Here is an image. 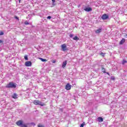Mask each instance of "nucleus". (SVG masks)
<instances>
[{
	"label": "nucleus",
	"instance_id": "f257e3e1",
	"mask_svg": "<svg viewBox=\"0 0 127 127\" xmlns=\"http://www.w3.org/2000/svg\"><path fill=\"white\" fill-rule=\"evenodd\" d=\"M16 125L18 127H27V125H26V124H23V121L22 120H19L17 122H16Z\"/></svg>",
	"mask_w": 127,
	"mask_h": 127
},
{
	"label": "nucleus",
	"instance_id": "f03ea898",
	"mask_svg": "<svg viewBox=\"0 0 127 127\" xmlns=\"http://www.w3.org/2000/svg\"><path fill=\"white\" fill-rule=\"evenodd\" d=\"M6 88H13L14 89H15L16 88V84L13 83V82H9L7 85H6Z\"/></svg>",
	"mask_w": 127,
	"mask_h": 127
},
{
	"label": "nucleus",
	"instance_id": "7ed1b4c3",
	"mask_svg": "<svg viewBox=\"0 0 127 127\" xmlns=\"http://www.w3.org/2000/svg\"><path fill=\"white\" fill-rule=\"evenodd\" d=\"M33 104L36 105H39V106H41L42 107H44V106H45V103H42V102L40 101V100H34L33 101Z\"/></svg>",
	"mask_w": 127,
	"mask_h": 127
},
{
	"label": "nucleus",
	"instance_id": "20e7f679",
	"mask_svg": "<svg viewBox=\"0 0 127 127\" xmlns=\"http://www.w3.org/2000/svg\"><path fill=\"white\" fill-rule=\"evenodd\" d=\"M61 48L63 51H66L68 50V49L67 48V46L66 44H63L61 45Z\"/></svg>",
	"mask_w": 127,
	"mask_h": 127
},
{
	"label": "nucleus",
	"instance_id": "39448f33",
	"mask_svg": "<svg viewBox=\"0 0 127 127\" xmlns=\"http://www.w3.org/2000/svg\"><path fill=\"white\" fill-rule=\"evenodd\" d=\"M25 65L26 67H31L32 65V63L31 61H27L25 63Z\"/></svg>",
	"mask_w": 127,
	"mask_h": 127
},
{
	"label": "nucleus",
	"instance_id": "423d86ee",
	"mask_svg": "<svg viewBox=\"0 0 127 127\" xmlns=\"http://www.w3.org/2000/svg\"><path fill=\"white\" fill-rule=\"evenodd\" d=\"M101 18L104 20H105L106 19H108V18H109V16L108 15H107L106 14H104Z\"/></svg>",
	"mask_w": 127,
	"mask_h": 127
},
{
	"label": "nucleus",
	"instance_id": "0eeeda50",
	"mask_svg": "<svg viewBox=\"0 0 127 127\" xmlns=\"http://www.w3.org/2000/svg\"><path fill=\"white\" fill-rule=\"evenodd\" d=\"M65 90H71V85H70V83H67L66 85H65Z\"/></svg>",
	"mask_w": 127,
	"mask_h": 127
},
{
	"label": "nucleus",
	"instance_id": "6e6552de",
	"mask_svg": "<svg viewBox=\"0 0 127 127\" xmlns=\"http://www.w3.org/2000/svg\"><path fill=\"white\" fill-rule=\"evenodd\" d=\"M125 42H126V39L125 38H123L120 42L119 44L120 45H123V44H124V43H125Z\"/></svg>",
	"mask_w": 127,
	"mask_h": 127
},
{
	"label": "nucleus",
	"instance_id": "1a4fd4ad",
	"mask_svg": "<svg viewBox=\"0 0 127 127\" xmlns=\"http://www.w3.org/2000/svg\"><path fill=\"white\" fill-rule=\"evenodd\" d=\"M84 10H85V11H92V8L89 7H86L84 9Z\"/></svg>",
	"mask_w": 127,
	"mask_h": 127
},
{
	"label": "nucleus",
	"instance_id": "9d476101",
	"mask_svg": "<svg viewBox=\"0 0 127 127\" xmlns=\"http://www.w3.org/2000/svg\"><path fill=\"white\" fill-rule=\"evenodd\" d=\"M66 65H67V61H65L63 63L62 68H65L66 67Z\"/></svg>",
	"mask_w": 127,
	"mask_h": 127
},
{
	"label": "nucleus",
	"instance_id": "9b49d317",
	"mask_svg": "<svg viewBox=\"0 0 127 127\" xmlns=\"http://www.w3.org/2000/svg\"><path fill=\"white\" fill-rule=\"evenodd\" d=\"M97 120L99 123H102L104 121V119H103V118L101 117H98L97 118Z\"/></svg>",
	"mask_w": 127,
	"mask_h": 127
},
{
	"label": "nucleus",
	"instance_id": "f8f14e48",
	"mask_svg": "<svg viewBox=\"0 0 127 127\" xmlns=\"http://www.w3.org/2000/svg\"><path fill=\"white\" fill-rule=\"evenodd\" d=\"M102 32V28H99L95 31V33H100Z\"/></svg>",
	"mask_w": 127,
	"mask_h": 127
},
{
	"label": "nucleus",
	"instance_id": "ddd939ff",
	"mask_svg": "<svg viewBox=\"0 0 127 127\" xmlns=\"http://www.w3.org/2000/svg\"><path fill=\"white\" fill-rule=\"evenodd\" d=\"M39 59L41 60L42 62H47V60L45 59H43L42 58H39Z\"/></svg>",
	"mask_w": 127,
	"mask_h": 127
},
{
	"label": "nucleus",
	"instance_id": "4468645a",
	"mask_svg": "<svg viewBox=\"0 0 127 127\" xmlns=\"http://www.w3.org/2000/svg\"><path fill=\"white\" fill-rule=\"evenodd\" d=\"M12 97L13 99H17V94H16V93H14L12 96Z\"/></svg>",
	"mask_w": 127,
	"mask_h": 127
},
{
	"label": "nucleus",
	"instance_id": "2eb2a0df",
	"mask_svg": "<svg viewBox=\"0 0 127 127\" xmlns=\"http://www.w3.org/2000/svg\"><path fill=\"white\" fill-rule=\"evenodd\" d=\"M102 72L103 73H107V71H106V68H105L104 67H102Z\"/></svg>",
	"mask_w": 127,
	"mask_h": 127
},
{
	"label": "nucleus",
	"instance_id": "dca6fc26",
	"mask_svg": "<svg viewBox=\"0 0 127 127\" xmlns=\"http://www.w3.org/2000/svg\"><path fill=\"white\" fill-rule=\"evenodd\" d=\"M73 40H79V38L77 36H75L73 38Z\"/></svg>",
	"mask_w": 127,
	"mask_h": 127
},
{
	"label": "nucleus",
	"instance_id": "f3484780",
	"mask_svg": "<svg viewBox=\"0 0 127 127\" xmlns=\"http://www.w3.org/2000/svg\"><path fill=\"white\" fill-rule=\"evenodd\" d=\"M126 63H127V61H126V60H123V62H122V64H123V65H124L125 64H126Z\"/></svg>",
	"mask_w": 127,
	"mask_h": 127
},
{
	"label": "nucleus",
	"instance_id": "a211bd4d",
	"mask_svg": "<svg viewBox=\"0 0 127 127\" xmlns=\"http://www.w3.org/2000/svg\"><path fill=\"white\" fill-rule=\"evenodd\" d=\"M38 127H45L44 126V125H42L39 124L38 125Z\"/></svg>",
	"mask_w": 127,
	"mask_h": 127
},
{
	"label": "nucleus",
	"instance_id": "6ab92c4d",
	"mask_svg": "<svg viewBox=\"0 0 127 127\" xmlns=\"http://www.w3.org/2000/svg\"><path fill=\"white\" fill-rule=\"evenodd\" d=\"M24 24H25V25H28V24H29V23L27 21H26L24 22Z\"/></svg>",
	"mask_w": 127,
	"mask_h": 127
},
{
	"label": "nucleus",
	"instance_id": "aec40b11",
	"mask_svg": "<svg viewBox=\"0 0 127 127\" xmlns=\"http://www.w3.org/2000/svg\"><path fill=\"white\" fill-rule=\"evenodd\" d=\"M24 59L26 61L28 60V57H27V56H24Z\"/></svg>",
	"mask_w": 127,
	"mask_h": 127
},
{
	"label": "nucleus",
	"instance_id": "412c9836",
	"mask_svg": "<svg viewBox=\"0 0 127 127\" xmlns=\"http://www.w3.org/2000/svg\"><path fill=\"white\" fill-rule=\"evenodd\" d=\"M14 18H15L16 19H17V20L19 21V18H18L17 16H14Z\"/></svg>",
	"mask_w": 127,
	"mask_h": 127
},
{
	"label": "nucleus",
	"instance_id": "4be33fe9",
	"mask_svg": "<svg viewBox=\"0 0 127 127\" xmlns=\"http://www.w3.org/2000/svg\"><path fill=\"white\" fill-rule=\"evenodd\" d=\"M111 79L112 80H115L116 78L115 77V76H111Z\"/></svg>",
	"mask_w": 127,
	"mask_h": 127
},
{
	"label": "nucleus",
	"instance_id": "5701e85b",
	"mask_svg": "<svg viewBox=\"0 0 127 127\" xmlns=\"http://www.w3.org/2000/svg\"><path fill=\"white\" fill-rule=\"evenodd\" d=\"M3 34H4L3 32L2 31L0 32V35H3Z\"/></svg>",
	"mask_w": 127,
	"mask_h": 127
},
{
	"label": "nucleus",
	"instance_id": "b1692460",
	"mask_svg": "<svg viewBox=\"0 0 127 127\" xmlns=\"http://www.w3.org/2000/svg\"><path fill=\"white\" fill-rule=\"evenodd\" d=\"M74 35L73 34H70L69 35V37H70V38H72V37H73Z\"/></svg>",
	"mask_w": 127,
	"mask_h": 127
},
{
	"label": "nucleus",
	"instance_id": "393cba45",
	"mask_svg": "<svg viewBox=\"0 0 127 127\" xmlns=\"http://www.w3.org/2000/svg\"><path fill=\"white\" fill-rule=\"evenodd\" d=\"M47 19H51V16H48Z\"/></svg>",
	"mask_w": 127,
	"mask_h": 127
},
{
	"label": "nucleus",
	"instance_id": "a878e982",
	"mask_svg": "<svg viewBox=\"0 0 127 127\" xmlns=\"http://www.w3.org/2000/svg\"><path fill=\"white\" fill-rule=\"evenodd\" d=\"M100 55H102V56H104L105 54H104V53H101Z\"/></svg>",
	"mask_w": 127,
	"mask_h": 127
},
{
	"label": "nucleus",
	"instance_id": "bb28decb",
	"mask_svg": "<svg viewBox=\"0 0 127 127\" xmlns=\"http://www.w3.org/2000/svg\"><path fill=\"white\" fill-rule=\"evenodd\" d=\"M2 43H3L2 41V40H0V46L1 44H2Z\"/></svg>",
	"mask_w": 127,
	"mask_h": 127
},
{
	"label": "nucleus",
	"instance_id": "cd10ccee",
	"mask_svg": "<svg viewBox=\"0 0 127 127\" xmlns=\"http://www.w3.org/2000/svg\"><path fill=\"white\" fill-rule=\"evenodd\" d=\"M53 63H56V61L55 60H53L52 61Z\"/></svg>",
	"mask_w": 127,
	"mask_h": 127
},
{
	"label": "nucleus",
	"instance_id": "c85d7f7f",
	"mask_svg": "<svg viewBox=\"0 0 127 127\" xmlns=\"http://www.w3.org/2000/svg\"><path fill=\"white\" fill-rule=\"evenodd\" d=\"M80 127H84V124H82L80 125Z\"/></svg>",
	"mask_w": 127,
	"mask_h": 127
},
{
	"label": "nucleus",
	"instance_id": "c756f323",
	"mask_svg": "<svg viewBox=\"0 0 127 127\" xmlns=\"http://www.w3.org/2000/svg\"><path fill=\"white\" fill-rule=\"evenodd\" d=\"M105 73L107 74V75H108V76H110V73L106 72Z\"/></svg>",
	"mask_w": 127,
	"mask_h": 127
},
{
	"label": "nucleus",
	"instance_id": "7c9ffc66",
	"mask_svg": "<svg viewBox=\"0 0 127 127\" xmlns=\"http://www.w3.org/2000/svg\"><path fill=\"white\" fill-rule=\"evenodd\" d=\"M52 0V2H53V3H55V0Z\"/></svg>",
	"mask_w": 127,
	"mask_h": 127
},
{
	"label": "nucleus",
	"instance_id": "2f4dec72",
	"mask_svg": "<svg viewBox=\"0 0 127 127\" xmlns=\"http://www.w3.org/2000/svg\"><path fill=\"white\" fill-rule=\"evenodd\" d=\"M32 125H33L34 126H35V124H34L33 123H32Z\"/></svg>",
	"mask_w": 127,
	"mask_h": 127
},
{
	"label": "nucleus",
	"instance_id": "473e14b6",
	"mask_svg": "<svg viewBox=\"0 0 127 127\" xmlns=\"http://www.w3.org/2000/svg\"><path fill=\"white\" fill-rule=\"evenodd\" d=\"M20 0H19V3H20Z\"/></svg>",
	"mask_w": 127,
	"mask_h": 127
}]
</instances>
